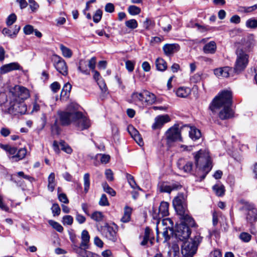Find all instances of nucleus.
Returning <instances> with one entry per match:
<instances>
[{
	"label": "nucleus",
	"instance_id": "1",
	"mask_svg": "<svg viewBox=\"0 0 257 257\" xmlns=\"http://www.w3.org/2000/svg\"><path fill=\"white\" fill-rule=\"evenodd\" d=\"M231 91L224 90L213 99L209 108L213 113L220 110L218 116L221 119L224 120L231 118L233 116V111L231 108Z\"/></svg>",
	"mask_w": 257,
	"mask_h": 257
},
{
	"label": "nucleus",
	"instance_id": "2",
	"mask_svg": "<svg viewBox=\"0 0 257 257\" xmlns=\"http://www.w3.org/2000/svg\"><path fill=\"white\" fill-rule=\"evenodd\" d=\"M79 105L73 101L67 106V111L58 112L60 124L63 126H68L71 123L78 125L80 121Z\"/></svg>",
	"mask_w": 257,
	"mask_h": 257
},
{
	"label": "nucleus",
	"instance_id": "3",
	"mask_svg": "<svg viewBox=\"0 0 257 257\" xmlns=\"http://www.w3.org/2000/svg\"><path fill=\"white\" fill-rule=\"evenodd\" d=\"M173 205L180 216V219H184L191 226L194 225V219L189 215L187 209L186 196L183 193H179L173 200Z\"/></svg>",
	"mask_w": 257,
	"mask_h": 257
},
{
	"label": "nucleus",
	"instance_id": "4",
	"mask_svg": "<svg viewBox=\"0 0 257 257\" xmlns=\"http://www.w3.org/2000/svg\"><path fill=\"white\" fill-rule=\"evenodd\" d=\"M194 158L196 167L202 170L205 174L202 177L203 179L212 167L209 152L206 150H200L195 154Z\"/></svg>",
	"mask_w": 257,
	"mask_h": 257
},
{
	"label": "nucleus",
	"instance_id": "5",
	"mask_svg": "<svg viewBox=\"0 0 257 257\" xmlns=\"http://www.w3.org/2000/svg\"><path fill=\"white\" fill-rule=\"evenodd\" d=\"M202 241V237L200 235L194 236L193 238L187 239L182 241L181 244L182 253L185 257H192L196 253L198 244Z\"/></svg>",
	"mask_w": 257,
	"mask_h": 257
},
{
	"label": "nucleus",
	"instance_id": "6",
	"mask_svg": "<svg viewBox=\"0 0 257 257\" xmlns=\"http://www.w3.org/2000/svg\"><path fill=\"white\" fill-rule=\"evenodd\" d=\"M239 203L240 205L239 210L243 213L247 222L252 225L257 221V209L255 206L244 200H240Z\"/></svg>",
	"mask_w": 257,
	"mask_h": 257
},
{
	"label": "nucleus",
	"instance_id": "7",
	"mask_svg": "<svg viewBox=\"0 0 257 257\" xmlns=\"http://www.w3.org/2000/svg\"><path fill=\"white\" fill-rule=\"evenodd\" d=\"M181 223L177 225L175 232L176 237L180 241H184L188 239L190 234L191 230L189 227H194L195 226V223L193 226H191L185 221L184 219H181Z\"/></svg>",
	"mask_w": 257,
	"mask_h": 257
},
{
	"label": "nucleus",
	"instance_id": "8",
	"mask_svg": "<svg viewBox=\"0 0 257 257\" xmlns=\"http://www.w3.org/2000/svg\"><path fill=\"white\" fill-rule=\"evenodd\" d=\"M27 110V105L24 102L15 98L10 102L7 112L13 115L24 114L26 113Z\"/></svg>",
	"mask_w": 257,
	"mask_h": 257
},
{
	"label": "nucleus",
	"instance_id": "9",
	"mask_svg": "<svg viewBox=\"0 0 257 257\" xmlns=\"http://www.w3.org/2000/svg\"><path fill=\"white\" fill-rule=\"evenodd\" d=\"M101 232L105 238L113 242H115L117 240V226L113 223L110 225L108 223H105L104 225L101 227Z\"/></svg>",
	"mask_w": 257,
	"mask_h": 257
},
{
	"label": "nucleus",
	"instance_id": "10",
	"mask_svg": "<svg viewBox=\"0 0 257 257\" xmlns=\"http://www.w3.org/2000/svg\"><path fill=\"white\" fill-rule=\"evenodd\" d=\"M169 204L167 202H161L158 212L157 210L153 209L152 213L153 218L159 222L162 218L168 216L169 215Z\"/></svg>",
	"mask_w": 257,
	"mask_h": 257
},
{
	"label": "nucleus",
	"instance_id": "11",
	"mask_svg": "<svg viewBox=\"0 0 257 257\" xmlns=\"http://www.w3.org/2000/svg\"><path fill=\"white\" fill-rule=\"evenodd\" d=\"M248 63V55L241 51L237 54V57L234 66V70L236 72H241L246 68Z\"/></svg>",
	"mask_w": 257,
	"mask_h": 257
},
{
	"label": "nucleus",
	"instance_id": "12",
	"mask_svg": "<svg viewBox=\"0 0 257 257\" xmlns=\"http://www.w3.org/2000/svg\"><path fill=\"white\" fill-rule=\"evenodd\" d=\"M52 61L57 71L62 75L66 76L68 74V68L65 61L57 55L53 56Z\"/></svg>",
	"mask_w": 257,
	"mask_h": 257
},
{
	"label": "nucleus",
	"instance_id": "13",
	"mask_svg": "<svg viewBox=\"0 0 257 257\" xmlns=\"http://www.w3.org/2000/svg\"><path fill=\"white\" fill-rule=\"evenodd\" d=\"M166 139L168 143L176 141L182 142V138L181 136L179 129L177 126L170 127L166 133Z\"/></svg>",
	"mask_w": 257,
	"mask_h": 257
},
{
	"label": "nucleus",
	"instance_id": "14",
	"mask_svg": "<svg viewBox=\"0 0 257 257\" xmlns=\"http://www.w3.org/2000/svg\"><path fill=\"white\" fill-rule=\"evenodd\" d=\"M8 153L13 155L10 157L12 162H18L24 159L27 154V150L25 148L20 149L17 152V149L15 147H10Z\"/></svg>",
	"mask_w": 257,
	"mask_h": 257
},
{
	"label": "nucleus",
	"instance_id": "15",
	"mask_svg": "<svg viewBox=\"0 0 257 257\" xmlns=\"http://www.w3.org/2000/svg\"><path fill=\"white\" fill-rule=\"evenodd\" d=\"M182 188V185L179 182H175L171 184L164 182L160 184L159 188L161 192L170 193L171 191L178 190Z\"/></svg>",
	"mask_w": 257,
	"mask_h": 257
},
{
	"label": "nucleus",
	"instance_id": "16",
	"mask_svg": "<svg viewBox=\"0 0 257 257\" xmlns=\"http://www.w3.org/2000/svg\"><path fill=\"white\" fill-rule=\"evenodd\" d=\"M15 95L16 98L23 101L30 97L29 90L25 87L21 86H16L14 87Z\"/></svg>",
	"mask_w": 257,
	"mask_h": 257
},
{
	"label": "nucleus",
	"instance_id": "17",
	"mask_svg": "<svg viewBox=\"0 0 257 257\" xmlns=\"http://www.w3.org/2000/svg\"><path fill=\"white\" fill-rule=\"evenodd\" d=\"M93 73V78L97 82L102 93H105L107 91L106 84L104 79L101 76L99 72L95 70L91 71Z\"/></svg>",
	"mask_w": 257,
	"mask_h": 257
},
{
	"label": "nucleus",
	"instance_id": "18",
	"mask_svg": "<svg viewBox=\"0 0 257 257\" xmlns=\"http://www.w3.org/2000/svg\"><path fill=\"white\" fill-rule=\"evenodd\" d=\"M170 121L168 115H161L157 116L155 119V122L152 125V128L156 130L161 128L165 123Z\"/></svg>",
	"mask_w": 257,
	"mask_h": 257
},
{
	"label": "nucleus",
	"instance_id": "19",
	"mask_svg": "<svg viewBox=\"0 0 257 257\" xmlns=\"http://www.w3.org/2000/svg\"><path fill=\"white\" fill-rule=\"evenodd\" d=\"M179 49V45L177 44H167L163 47L164 52L167 56L172 55L174 53L178 52Z\"/></svg>",
	"mask_w": 257,
	"mask_h": 257
},
{
	"label": "nucleus",
	"instance_id": "20",
	"mask_svg": "<svg viewBox=\"0 0 257 257\" xmlns=\"http://www.w3.org/2000/svg\"><path fill=\"white\" fill-rule=\"evenodd\" d=\"M145 90H143L141 92H134L131 95L132 101L136 104L144 105Z\"/></svg>",
	"mask_w": 257,
	"mask_h": 257
},
{
	"label": "nucleus",
	"instance_id": "21",
	"mask_svg": "<svg viewBox=\"0 0 257 257\" xmlns=\"http://www.w3.org/2000/svg\"><path fill=\"white\" fill-rule=\"evenodd\" d=\"M71 88V85L69 83H67L64 85L60 94L61 100L64 101L68 99Z\"/></svg>",
	"mask_w": 257,
	"mask_h": 257
},
{
	"label": "nucleus",
	"instance_id": "22",
	"mask_svg": "<svg viewBox=\"0 0 257 257\" xmlns=\"http://www.w3.org/2000/svg\"><path fill=\"white\" fill-rule=\"evenodd\" d=\"M21 66L18 63H11L2 66L0 70L2 73H6L14 70H19Z\"/></svg>",
	"mask_w": 257,
	"mask_h": 257
},
{
	"label": "nucleus",
	"instance_id": "23",
	"mask_svg": "<svg viewBox=\"0 0 257 257\" xmlns=\"http://www.w3.org/2000/svg\"><path fill=\"white\" fill-rule=\"evenodd\" d=\"M144 95V105H152L156 102V96L150 91L145 90Z\"/></svg>",
	"mask_w": 257,
	"mask_h": 257
},
{
	"label": "nucleus",
	"instance_id": "24",
	"mask_svg": "<svg viewBox=\"0 0 257 257\" xmlns=\"http://www.w3.org/2000/svg\"><path fill=\"white\" fill-rule=\"evenodd\" d=\"M231 68L229 67L216 68L214 70V74L218 77H228Z\"/></svg>",
	"mask_w": 257,
	"mask_h": 257
},
{
	"label": "nucleus",
	"instance_id": "25",
	"mask_svg": "<svg viewBox=\"0 0 257 257\" xmlns=\"http://www.w3.org/2000/svg\"><path fill=\"white\" fill-rule=\"evenodd\" d=\"M191 89L187 87H180L176 91L177 96L181 98L187 97L191 93Z\"/></svg>",
	"mask_w": 257,
	"mask_h": 257
},
{
	"label": "nucleus",
	"instance_id": "26",
	"mask_svg": "<svg viewBox=\"0 0 257 257\" xmlns=\"http://www.w3.org/2000/svg\"><path fill=\"white\" fill-rule=\"evenodd\" d=\"M90 236L88 231L84 230L81 232V248H88L89 244Z\"/></svg>",
	"mask_w": 257,
	"mask_h": 257
},
{
	"label": "nucleus",
	"instance_id": "27",
	"mask_svg": "<svg viewBox=\"0 0 257 257\" xmlns=\"http://www.w3.org/2000/svg\"><path fill=\"white\" fill-rule=\"evenodd\" d=\"M216 49V45L214 41H211L205 45L203 49L204 52L206 54H213L215 52Z\"/></svg>",
	"mask_w": 257,
	"mask_h": 257
},
{
	"label": "nucleus",
	"instance_id": "28",
	"mask_svg": "<svg viewBox=\"0 0 257 257\" xmlns=\"http://www.w3.org/2000/svg\"><path fill=\"white\" fill-rule=\"evenodd\" d=\"M189 133L190 138L193 141L198 140L201 136L200 131L195 127H191Z\"/></svg>",
	"mask_w": 257,
	"mask_h": 257
},
{
	"label": "nucleus",
	"instance_id": "29",
	"mask_svg": "<svg viewBox=\"0 0 257 257\" xmlns=\"http://www.w3.org/2000/svg\"><path fill=\"white\" fill-rule=\"evenodd\" d=\"M91 126V122L86 114L81 111V130L88 128Z\"/></svg>",
	"mask_w": 257,
	"mask_h": 257
},
{
	"label": "nucleus",
	"instance_id": "30",
	"mask_svg": "<svg viewBox=\"0 0 257 257\" xmlns=\"http://www.w3.org/2000/svg\"><path fill=\"white\" fill-rule=\"evenodd\" d=\"M55 176L54 173H51L48 178V189L51 192H53L56 186V183L55 180Z\"/></svg>",
	"mask_w": 257,
	"mask_h": 257
},
{
	"label": "nucleus",
	"instance_id": "31",
	"mask_svg": "<svg viewBox=\"0 0 257 257\" xmlns=\"http://www.w3.org/2000/svg\"><path fill=\"white\" fill-rule=\"evenodd\" d=\"M212 189L217 196H222L224 195L225 190L222 184L220 183L215 184L213 186Z\"/></svg>",
	"mask_w": 257,
	"mask_h": 257
},
{
	"label": "nucleus",
	"instance_id": "32",
	"mask_svg": "<svg viewBox=\"0 0 257 257\" xmlns=\"http://www.w3.org/2000/svg\"><path fill=\"white\" fill-rule=\"evenodd\" d=\"M155 64L157 69L159 71H165L167 68V63L162 58H159L157 59Z\"/></svg>",
	"mask_w": 257,
	"mask_h": 257
},
{
	"label": "nucleus",
	"instance_id": "33",
	"mask_svg": "<svg viewBox=\"0 0 257 257\" xmlns=\"http://www.w3.org/2000/svg\"><path fill=\"white\" fill-rule=\"evenodd\" d=\"M131 213L132 210L131 208L126 206L124 208L123 215L120 219L121 221L123 223H126L130 221L131 219Z\"/></svg>",
	"mask_w": 257,
	"mask_h": 257
},
{
	"label": "nucleus",
	"instance_id": "34",
	"mask_svg": "<svg viewBox=\"0 0 257 257\" xmlns=\"http://www.w3.org/2000/svg\"><path fill=\"white\" fill-rule=\"evenodd\" d=\"M182 160H180L178 162V166L180 169H182L186 173H190L192 170L193 163L191 162H187L185 165L181 166V163Z\"/></svg>",
	"mask_w": 257,
	"mask_h": 257
},
{
	"label": "nucleus",
	"instance_id": "35",
	"mask_svg": "<svg viewBox=\"0 0 257 257\" xmlns=\"http://www.w3.org/2000/svg\"><path fill=\"white\" fill-rule=\"evenodd\" d=\"M48 223L54 229L59 232H62L63 231V226L58 222L53 220H49Z\"/></svg>",
	"mask_w": 257,
	"mask_h": 257
},
{
	"label": "nucleus",
	"instance_id": "36",
	"mask_svg": "<svg viewBox=\"0 0 257 257\" xmlns=\"http://www.w3.org/2000/svg\"><path fill=\"white\" fill-rule=\"evenodd\" d=\"M84 182V192L86 193L88 192L90 187V175L88 173L84 174L83 177Z\"/></svg>",
	"mask_w": 257,
	"mask_h": 257
},
{
	"label": "nucleus",
	"instance_id": "37",
	"mask_svg": "<svg viewBox=\"0 0 257 257\" xmlns=\"http://www.w3.org/2000/svg\"><path fill=\"white\" fill-rule=\"evenodd\" d=\"M162 224L166 226L165 227H168V228L169 229L171 233L173 232V222L170 218H167L163 219L162 220Z\"/></svg>",
	"mask_w": 257,
	"mask_h": 257
},
{
	"label": "nucleus",
	"instance_id": "38",
	"mask_svg": "<svg viewBox=\"0 0 257 257\" xmlns=\"http://www.w3.org/2000/svg\"><path fill=\"white\" fill-rule=\"evenodd\" d=\"M169 19L167 17H164L161 19L160 21V24L162 26L163 29L164 31H169L171 30V26L170 24H168L167 26H164V22H169Z\"/></svg>",
	"mask_w": 257,
	"mask_h": 257
},
{
	"label": "nucleus",
	"instance_id": "39",
	"mask_svg": "<svg viewBox=\"0 0 257 257\" xmlns=\"http://www.w3.org/2000/svg\"><path fill=\"white\" fill-rule=\"evenodd\" d=\"M60 48L64 57L67 58H70L71 57L72 52L69 48L66 47L63 45H61Z\"/></svg>",
	"mask_w": 257,
	"mask_h": 257
},
{
	"label": "nucleus",
	"instance_id": "40",
	"mask_svg": "<svg viewBox=\"0 0 257 257\" xmlns=\"http://www.w3.org/2000/svg\"><path fill=\"white\" fill-rule=\"evenodd\" d=\"M126 178L128 181V183L131 185V187L134 189L138 188L139 189H140V187L137 185L135 180L133 176H132L130 174H126Z\"/></svg>",
	"mask_w": 257,
	"mask_h": 257
},
{
	"label": "nucleus",
	"instance_id": "41",
	"mask_svg": "<svg viewBox=\"0 0 257 257\" xmlns=\"http://www.w3.org/2000/svg\"><path fill=\"white\" fill-rule=\"evenodd\" d=\"M102 16V11L100 9L96 10L93 16V22L95 23H97L99 22H100V21L101 19Z\"/></svg>",
	"mask_w": 257,
	"mask_h": 257
},
{
	"label": "nucleus",
	"instance_id": "42",
	"mask_svg": "<svg viewBox=\"0 0 257 257\" xmlns=\"http://www.w3.org/2000/svg\"><path fill=\"white\" fill-rule=\"evenodd\" d=\"M102 186L103 190L105 192H106L111 196H114L115 195V191L112 188L109 187V185L106 183H103L102 184Z\"/></svg>",
	"mask_w": 257,
	"mask_h": 257
},
{
	"label": "nucleus",
	"instance_id": "43",
	"mask_svg": "<svg viewBox=\"0 0 257 257\" xmlns=\"http://www.w3.org/2000/svg\"><path fill=\"white\" fill-rule=\"evenodd\" d=\"M128 12L132 15H136L141 12V9L136 6L132 5L128 8Z\"/></svg>",
	"mask_w": 257,
	"mask_h": 257
},
{
	"label": "nucleus",
	"instance_id": "44",
	"mask_svg": "<svg viewBox=\"0 0 257 257\" xmlns=\"http://www.w3.org/2000/svg\"><path fill=\"white\" fill-rule=\"evenodd\" d=\"M103 214L101 212L96 211L92 214L91 218L96 221H100L103 219Z\"/></svg>",
	"mask_w": 257,
	"mask_h": 257
},
{
	"label": "nucleus",
	"instance_id": "45",
	"mask_svg": "<svg viewBox=\"0 0 257 257\" xmlns=\"http://www.w3.org/2000/svg\"><path fill=\"white\" fill-rule=\"evenodd\" d=\"M125 25L131 29H135L138 27V23L135 19H132L125 22Z\"/></svg>",
	"mask_w": 257,
	"mask_h": 257
},
{
	"label": "nucleus",
	"instance_id": "46",
	"mask_svg": "<svg viewBox=\"0 0 257 257\" xmlns=\"http://www.w3.org/2000/svg\"><path fill=\"white\" fill-rule=\"evenodd\" d=\"M51 210L53 216H58L60 214L61 212V209L59 206V205L57 203H54L53 204Z\"/></svg>",
	"mask_w": 257,
	"mask_h": 257
},
{
	"label": "nucleus",
	"instance_id": "47",
	"mask_svg": "<svg viewBox=\"0 0 257 257\" xmlns=\"http://www.w3.org/2000/svg\"><path fill=\"white\" fill-rule=\"evenodd\" d=\"M240 239L244 242H247L250 241L251 236L247 232H242L239 235Z\"/></svg>",
	"mask_w": 257,
	"mask_h": 257
},
{
	"label": "nucleus",
	"instance_id": "48",
	"mask_svg": "<svg viewBox=\"0 0 257 257\" xmlns=\"http://www.w3.org/2000/svg\"><path fill=\"white\" fill-rule=\"evenodd\" d=\"M16 15L15 14H12L7 18L6 23L8 26H11L16 22Z\"/></svg>",
	"mask_w": 257,
	"mask_h": 257
},
{
	"label": "nucleus",
	"instance_id": "49",
	"mask_svg": "<svg viewBox=\"0 0 257 257\" xmlns=\"http://www.w3.org/2000/svg\"><path fill=\"white\" fill-rule=\"evenodd\" d=\"M29 6L33 12H36L39 8V5L34 0H28Z\"/></svg>",
	"mask_w": 257,
	"mask_h": 257
},
{
	"label": "nucleus",
	"instance_id": "50",
	"mask_svg": "<svg viewBox=\"0 0 257 257\" xmlns=\"http://www.w3.org/2000/svg\"><path fill=\"white\" fill-rule=\"evenodd\" d=\"M135 62L131 60L125 61V68L128 72H133L134 70Z\"/></svg>",
	"mask_w": 257,
	"mask_h": 257
},
{
	"label": "nucleus",
	"instance_id": "51",
	"mask_svg": "<svg viewBox=\"0 0 257 257\" xmlns=\"http://www.w3.org/2000/svg\"><path fill=\"white\" fill-rule=\"evenodd\" d=\"M86 249L84 248V249H82V247L81 248V257H96L95 254L86 250Z\"/></svg>",
	"mask_w": 257,
	"mask_h": 257
},
{
	"label": "nucleus",
	"instance_id": "52",
	"mask_svg": "<svg viewBox=\"0 0 257 257\" xmlns=\"http://www.w3.org/2000/svg\"><path fill=\"white\" fill-rule=\"evenodd\" d=\"M60 146L61 150L65 151L68 154H70L72 152L71 148L67 145L64 141H62L60 143Z\"/></svg>",
	"mask_w": 257,
	"mask_h": 257
},
{
	"label": "nucleus",
	"instance_id": "53",
	"mask_svg": "<svg viewBox=\"0 0 257 257\" xmlns=\"http://www.w3.org/2000/svg\"><path fill=\"white\" fill-rule=\"evenodd\" d=\"M73 217L70 215H65L63 217L62 222L64 225H71L73 223Z\"/></svg>",
	"mask_w": 257,
	"mask_h": 257
},
{
	"label": "nucleus",
	"instance_id": "54",
	"mask_svg": "<svg viewBox=\"0 0 257 257\" xmlns=\"http://www.w3.org/2000/svg\"><path fill=\"white\" fill-rule=\"evenodd\" d=\"M99 204L100 206H108L109 202L105 194H102L99 201Z\"/></svg>",
	"mask_w": 257,
	"mask_h": 257
},
{
	"label": "nucleus",
	"instance_id": "55",
	"mask_svg": "<svg viewBox=\"0 0 257 257\" xmlns=\"http://www.w3.org/2000/svg\"><path fill=\"white\" fill-rule=\"evenodd\" d=\"M17 175L19 177H22L23 178L29 180L30 182H32L35 181V179L29 175H25L22 171L18 172L17 173Z\"/></svg>",
	"mask_w": 257,
	"mask_h": 257
},
{
	"label": "nucleus",
	"instance_id": "56",
	"mask_svg": "<svg viewBox=\"0 0 257 257\" xmlns=\"http://www.w3.org/2000/svg\"><path fill=\"white\" fill-rule=\"evenodd\" d=\"M246 26L248 28H255L257 27V20L255 19L248 20L246 22Z\"/></svg>",
	"mask_w": 257,
	"mask_h": 257
},
{
	"label": "nucleus",
	"instance_id": "57",
	"mask_svg": "<svg viewBox=\"0 0 257 257\" xmlns=\"http://www.w3.org/2000/svg\"><path fill=\"white\" fill-rule=\"evenodd\" d=\"M164 40V37L162 36L152 37L150 40V43L152 45L159 44Z\"/></svg>",
	"mask_w": 257,
	"mask_h": 257
},
{
	"label": "nucleus",
	"instance_id": "58",
	"mask_svg": "<svg viewBox=\"0 0 257 257\" xmlns=\"http://www.w3.org/2000/svg\"><path fill=\"white\" fill-rule=\"evenodd\" d=\"M59 200L64 203L67 204L69 203V200L66 195L63 193L58 194Z\"/></svg>",
	"mask_w": 257,
	"mask_h": 257
},
{
	"label": "nucleus",
	"instance_id": "59",
	"mask_svg": "<svg viewBox=\"0 0 257 257\" xmlns=\"http://www.w3.org/2000/svg\"><path fill=\"white\" fill-rule=\"evenodd\" d=\"M153 24L154 23L151 19L147 18L143 23V26L146 30H149V28L153 26Z\"/></svg>",
	"mask_w": 257,
	"mask_h": 257
},
{
	"label": "nucleus",
	"instance_id": "60",
	"mask_svg": "<svg viewBox=\"0 0 257 257\" xmlns=\"http://www.w3.org/2000/svg\"><path fill=\"white\" fill-rule=\"evenodd\" d=\"M105 175L108 181H112L113 180V174L110 169H106L105 172Z\"/></svg>",
	"mask_w": 257,
	"mask_h": 257
},
{
	"label": "nucleus",
	"instance_id": "61",
	"mask_svg": "<svg viewBox=\"0 0 257 257\" xmlns=\"http://www.w3.org/2000/svg\"><path fill=\"white\" fill-rule=\"evenodd\" d=\"M96 57H93L89 60L88 65L89 68L91 70V71L95 70L96 65Z\"/></svg>",
	"mask_w": 257,
	"mask_h": 257
},
{
	"label": "nucleus",
	"instance_id": "62",
	"mask_svg": "<svg viewBox=\"0 0 257 257\" xmlns=\"http://www.w3.org/2000/svg\"><path fill=\"white\" fill-rule=\"evenodd\" d=\"M50 87L52 91L53 92L56 93L60 89V85L58 82H54L52 84H51Z\"/></svg>",
	"mask_w": 257,
	"mask_h": 257
},
{
	"label": "nucleus",
	"instance_id": "63",
	"mask_svg": "<svg viewBox=\"0 0 257 257\" xmlns=\"http://www.w3.org/2000/svg\"><path fill=\"white\" fill-rule=\"evenodd\" d=\"M24 32H39L37 30L34 29L33 27L30 25L25 26L23 28Z\"/></svg>",
	"mask_w": 257,
	"mask_h": 257
},
{
	"label": "nucleus",
	"instance_id": "64",
	"mask_svg": "<svg viewBox=\"0 0 257 257\" xmlns=\"http://www.w3.org/2000/svg\"><path fill=\"white\" fill-rule=\"evenodd\" d=\"M209 257H222V254L219 249H215L210 252Z\"/></svg>",
	"mask_w": 257,
	"mask_h": 257
}]
</instances>
